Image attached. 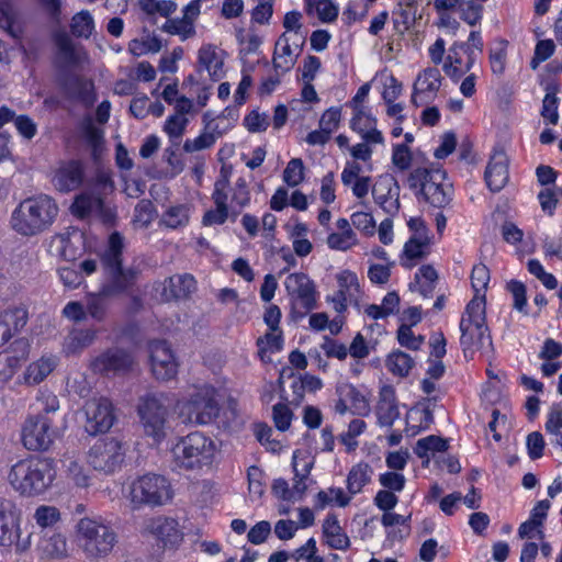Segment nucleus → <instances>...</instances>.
Instances as JSON below:
<instances>
[{"mask_svg": "<svg viewBox=\"0 0 562 562\" xmlns=\"http://www.w3.org/2000/svg\"><path fill=\"white\" fill-rule=\"evenodd\" d=\"M123 237L117 232L109 237L108 246L101 255V263L105 280L99 292L90 293L86 297L87 315L97 322L106 317L110 299L126 293L137 279V270L122 268Z\"/></svg>", "mask_w": 562, "mask_h": 562, "instance_id": "obj_1", "label": "nucleus"}, {"mask_svg": "<svg viewBox=\"0 0 562 562\" xmlns=\"http://www.w3.org/2000/svg\"><path fill=\"white\" fill-rule=\"evenodd\" d=\"M59 207L47 194H38L23 200L11 215V227L26 237L47 231L56 221Z\"/></svg>", "mask_w": 562, "mask_h": 562, "instance_id": "obj_2", "label": "nucleus"}, {"mask_svg": "<svg viewBox=\"0 0 562 562\" xmlns=\"http://www.w3.org/2000/svg\"><path fill=\"white\" fill-rule=\"evenodd\" d=\"M10 485L22 496L44 493L55 480V470L48 459L27 458L11 467L8 474Z\"/></svg>", "mask_w": 562, "mask_h": 562, "instance_id": "obj_3", "label": "nucleus"}, {"mask_svg": "<svg viewBox=\"0 0 562 562\" xmlns=\"http://www.w3.org/2000/svg\"><path fill=\"white\" fill-rule=\"evenodd\" d=\"M78 547L90 560H101L111 554L117 543L114 529L100 518L83 517L76 525Z\"/></svg>", "mask_w": 562, "mask_h": 562, "instance_id": "obj_4", "label": "nucleus"}, {"mask_svg": "<svg viewBox=\"0 0 562 562\" xmlns=\"http://www.w3.org/2000/svg\"><path fill=\"white\" fill-rule=\"evenodd\" d=\"M460 344L465 358L475 351L490 348L492 339L486 326L484 296L472 299L460 321Z\"/></svg>", "mask_w": 562, "mask_h": 562, "instance_id": "obj_5", "label": "nucleus"}, {"mask_svg": "<svg viewBox=\"0 0 562 562\" xmlns=\"http://www.w3.org/2000/svg\"><path fill=\"white\" fill-rule=\"evenodd\" d=\"M407 183L418 199L434 207H446L452 200V186L440 169L417 167L409 172Z\"/></svg>", "mask_w": 562, "mask_h": 562, "instance_id": "obj_6", "label": "nucleus"}, {"mask_svg": "<svg viewBox=\"0 0 562 562\" xmlns=\"http://www.w3.org/2000/svg\"><path fill=\"white\" fill-rule=\"evenodd\" d=\"M215 442L201 431H193L177 440L171 447L172 463L180 470H195L212 462Z\"/></svg>", "mask_w": 562, "mask_h": 562, "instance_id": "obj_7", "label": "nucleus"}, {"mask_svg": "<svg viewBox=\"0 0 562 562\" xmlns=\"http://www.w3.org/2000/svg\"><path fill=\"white\" fill-rule=\"evenodd\" d=\"M172 497V485L161 474L146 473L137 476L128 485L127 498L133 509L165 506Z\"/></svg>", "mask_w": 562, "mask_h": 562, "instance_id": "obj_8", "label": "nucleus"}, {"mask_svg": "<svg viewBox=\"0 0 562 562\" xmlns=\"http://www.w3.org/2000/svg\"><path fill=\"white\" fill-rule=\"evenodd\" d=\"M178 415L182 423L207 425L220 414V404L214 387L204 385L196 389L188 398L177 403Z\"/></svg>", "mask_w": 562, "mask_h": 562, "instance_id": "obj_9", "label": "nucleus"}, {"mask_svg": "<svg viewBox=\"0 0 562 562\" xmlns=\"http://www.w3.org/2000/svg\"><path fill=\"white\" fill-rule=\"evenodd\" d=\"M144 434L155 443H160L167 436L168 408L156 395L140 398L137 407Z\"/></svg>", "mask_w": 562, "mask_h": 562, "instance_id": "obj_10", "label": "nucleus"}, {"mask_svg": "<svg viewBox=\"0 0 562 562\" xmlns=\"http://www.w3.org/2000/svg\"><path fill=\"white\" fill-rule=\"evenodd\" d=\"M292 311L304 316L316 306V288L313 280L303 272H294L284 281Z\"/></svg>", "mask_w": 562, "mask_h": 562, "instance_id": "obj_11", "label": "nucleus"}, {"mask_svg": "<svg viewBox=\"0 0 562 562\" xmlns=\"http://www.w3.org/2000/svg\"><path fill=\"white\" fill-rule=\"evenodd\" d=\"M124 457L123 443L117 439L108 438L98 441L90 449L88 462L95 471L112 474L121 468Z\"/></svg>", "mask_w": 562, "mask_h": 562, "instance_id": "obj_12", "label": "nucleus"}, {"mask_svg": "<svg viewBox=\"0 0 562 562\" xmlns=\"http://www.w3.org/2000/svg\"><path fill=\"white\" fill-rule=\"evenodd\" d=\"M55 431L46 415L30 416L22 427V443L27 450H46L53 443Z\"/></svg>", "mask_w": 562, "mask_h": 562, "instance_id": "obj_13", "label": "nucleus"}, {"mask_svg": "<svg viewBox=\"0 0 562 562\" xmlns=\"http://www.w3.org/2000/svg\"><path fill=\"white\" fill-rule=\"evenodd\" d=\"M149 363L157 380L169 381L178 373V360L166 340H154L148 346Z\"/></svg>", "mask_w": 562, "mask_h": 562, "instance_id": "obj_14", "label": "nucleus"}, {"mask_svg": "<svg viewBox=\"0 0 562 562\" xmlns=\"http://www.w3.org/2000/svg\"><path fill=\"white\" fill-rule=\"evenodd\" d=\"M85 429L92 436L108 431L115 419L112 404L104 397L89 400L85 405Z\"/></svg>", "mask_w": 562, "mask_h": 562, "instance_id": "obj_15", "label": "nucleus"}, {"mask_svg": "<svg viewBox=\"0 0 562 562\" xmlns=\"http://www.w3.org/2000/svg\"><path fill=\"white\" fill-rule=\"evenodd\" d=\"M70 211L79 218L95 217L105 224L112 223L115 217L113 209L106 205L100 196L92 193L77 195Z\"/></svg>", "mask_w": 562, "mask_h": 562, "instance_id": "obj_16", "label": "nucleus"}, {"mask_svg": "<svg viewBox=\"0 0 562 562\" xmlns=\"http://www.w3.org/2000/svg\"><path fill=\"white\" fill-rule=\"evenodd\" d=\"M20 513L13 501L0 497V546L11 547L16 544L19 549H25V544H20Z\"/></svg>", "mask_w": 562, "mask_h": 562, "instance_id": "obj_17", "label": "nucleus"}, {"mask_svg": "<svg viewBox=\"0 0 562 562\" xmlns=\"http://www.w3.org/2000/svg\"><path fill=\"white\" fill-rule=\"evenodd\" d=\"M442 76L438 68H426L420 71L413 85L412 103L415 106L432 102L441 87Z\"/></svg>", "mask_w": 562, "mask_h": 562, "instance_id": "obj_18", "label": "nucleus"}, {"mask_svg": "<svg viewBox=\"0 0 562 562\" xmlns=\"http://www.w3.org/2000/svg\"><path fill=\"white\" fill-rule=\"evenodd\" d=\"M338 290L328 299L334 310L344 313L349 303L355 301L359 294L360 285L358 277L350 270H342L336 276Z\"/></svg>", "mask_w": 562, "mask_h": 562, "instance_id": "obj_19", "label": "nucleus"}, {"mask_svg": "<svg viewBox=\"0 0 562 562\" xmlns=\"http://www.w3.org/2000/svg\"><path fill=\"white\" fill-rule=\"evenodd\" d=\"M145 530L165 547H176L183 539L178 521L170 517L157 516L148 519L145 522Z\"/></svg>", "mask_w": 562, "mask_h": 562, "instance_id": "obj_20", "label": "nucleus"}, {"mask_svg": "<svg viewBox=\"0 0 562 562\" xmlns=\"http://www.w3.org/2000/svg\"><path fill=\"white\" fill-rule=\"evenodd\" d=\"M134 363L133 357L122 349H109L91 361L95 373L109 374L125 372Z\"/></svg>", "mask_w": 562, "mask_h": 562, "instance_id": "obj_21", "label": "nucleus"}, {"mask_svg": "<svg viewBox=\"0 0 562 562\" xmlns=\"http://www.w3.org/2000/svg\"><path fill=\"white\" fill-rule=\"evenodd\" d=\"M85 178V168L79 160H68L61 162L52 179L53 186L60 192H69L78 189Z\"/></svg>", "mask_w": 562, "mask_h": 562, "instance_id": "obj_22", "label": "nucleus"}, {"mask_svg": "<svg viewBox=\"0 0 562 562\" xmlns=\"http://www.w3.org/2000/svg\"><path fill=\"white\" fill-rule=\"evenodd\" d=\"M225 52L214 44H203L198 50V70H205L214 81L224 76Z\"/></svg>", "mask_w": 562, "mask_h": 562, "instance_id": "obj_23", "label": "nucleus"}, {"mask_svg": "<svg viewBox=\"0 0 562 562\" xmlns=\"http://www.w3.org/2000/svg\"><path fill=\"white\" fill-rule=\"evenodd\" d=\"M375 202L387 213L394 215L400 210V187L392 177H384L372 191Z\"/></svg>", "mask_w": 562, "mask_h": 562, "instance_id": "obj_24", "label": "nucleus"}, {"mask_svg": "<svg viewBox=\"0 0 562 562\" xmlns=\"http://www.w3.org/2000/svg\"><path fill=\"white\" fill-rule=\"evenodd\" d=\"M61 463L63 473L69 484L80 488H86L90 485L91 476L89 470L79 454L75 452L65 453Z\"/></svg>", "mask_w": 562, "mask_h": 562, "instance_id": "obj_25", "label": "nucleus"}, {"mask_svg": "<svg viewBox=\"0 0 562 562\" xmlns=\"http://www.w3.org/2000/svg\"><path fill=\"white\" fill-rule=\"evenodd\" d=\"M485 181L492 192L501 191L508 181V161L504 151H495L485 170Z\"/></svg>", "mask_w": 562, "mask_h": 562, "instance_id": "obj_26", "label": "nucleus"}, {"mask_svg": "<svg viewBox=\"0 0 562 562\" xmlns=\"http://www.w3.org/2000/svg\"><path fill=\"white\" fill-rule=\"evenodd\" d=\"M375 414L378 423L382 427H392L400 417L396 395L392 386H383L381 389Z\"/></svg>", "mask_w": 562, "mask_h": 562, "instance_id": "obj_27", "label": "nucleus"}, {"mask_svg": "<svg viewBox=\"0 0 562 562\" xmlns=\"http://www.w3.org/2000/svg\"><path fill=\"white\" fill-rule=\"evenodd\" d=\"M195 288V280L191 274H176L164 281L161 297L166 302L186 299Z\"/></svg>", "mask_w": 562, "mask_h": 562, "instance_id": "obj_28", "label": "nucleus"}, {"mask_svg": "<svg viewBox=\"0 0 562 562\" xmlns=\"http://www.w3.org/2000/svg\"><path fill=\"white\" fill-rule=\"evenodd\" d=\"M293 40L289 34L283 33L279 36L274 45L273 52V67L277 71L286 72L293 68L296 61L297 52L300 49L291 46Z\"/></svg>", "mask_w": 562, "mask_h": 562, "instance_id": "obj_29", "label": "nucleus"}, {"mask_svg": "<svg viewBox=\"0 0 562 562\" xmlns=\"http://www.w3.org/2000/svg\"><path fill=\"white\" fill-rule=\"evenodd\" d=\"M65 91L69 99L91 106L95 101L94 85L90 79L71 77L65 83Z\"/></svg>", "mask_w": 562, "mask_h": 562, "instance_id": "obj_30", "label": "nucleus"}, {"mask_svg": "<svg viewBox=\"0 0 562 562\" xmlns=\"http://www.w3.org/2000/svg\"><path fill=\"white\" fill-rule=\"evenodd\" d=\"M95 328H78L71 330L64 340V350L68 355H75L91 346L97 339Z\"/></svg>", "mask_w": 562, "mask_h": 562, "instance_id": "obj_31", "label": "nucleus"}, {"mask_svg": "<svg viewBox=\"0 0 562 562\" xmlns=\"http://www.w3.org/2000/svg\"><path fill=\"white\" fill-rule=\"evenodd\" d=\"M428 244V236L411 237L404 245L401 265L408 269L415 267L426 256Z\"/></svg>", "mask_w": 562, "mask_h": 562, "instance_id": "obj_32", "label": "nucleus"}, {"mask_svg": "<svg viewBox=\"0 0 562 562\" xmlns=\"http://www.w3.org/2000/svg\"><path fill=\"white\" fill-rule=\"evenodd\" d=\"M323 533L327 544L335 550H347L350 546V540L342 531L335 515H328L324 520Z\"/></svg>", "mask_w": 562, "mask_h": 562, "instance_id": "obj_33", "label": "nucleus"}, {"mask_svg": "<svg viewBox=\"0 0 562 562\" xmlns=\"http://www.w3.org/2000/svg\"><path fill=\"white\" fill-rule=\"evenodd\" d=\"M373 470L367 462L355 464L347 475V491L350 495H357L371 482Z\"/></svg>", "mask_w": 562, "mask_h": 562, "instance_id": "obj_34", "label": "nucleus"}, {"mask_svg": "<svg viewBox=\"0 0 562 562\" xmlns=\"http://www.w3.org/2000/svg\"><path fill=\"white\" fill-rule=\"evenodd\" d=\"M57 357L43 356L37 361L31 363L25 372V382L27 384H38L47 378L57 366Z\"/></svg>", "mask_w": 562, "mask_h": 562, "instance_id": "obj_35", "label": "nucleus"}, {"mask_svg": "<svg viewBox=\"0 0 562 562\" xmlns=\"http://www.w3.org/2000/svg\"><path fill=\"white\" fill-rule=\"evenodd\" d=\"M414 364V359L402 350L392 351L385 359L386 369L400 378L407 376Z\"/></svg>", "mask_w": 562, "mask_h": 562, "instance_id": "obj_36", "label": "nucleus"}, {"mask_svg": "<svg viewBox=\"0 0 562 562\" xmlns=\"http://www.w3.org/2000/svg\"><path fill=\"white\" fill-rule=\"evenodd\" d=\"M544 429L550 437V442L562 449V406L552 405L548 412Z\"/></svg>", "mask_w": 562, "mask_h": 562, "instance_id": "obj_37", "label": "nucleus"}, {"mask_svg": "<svg viewBox=\"0 0 562 562\" xmlns=\"http://www.w3.org/2000/svg\"><path fill=\"white\" fill-rule=\"evenodd\" d=\"M338 396H345L347 402L350 403L355 413L366 415L370 412V405L366 396L352 384H341L337 387Z\"/></svg>", "mask_w": 562, "mask_h": 562, "instance_id": "obj_38", "label": "nucleus"}, {"mask_svg": "<svg viewBox=\"0 0 562 562\" xmlns=\"http://www.w3.org/2000/svg\"><path fill=\"white\" fill-rule=\"evenodd\" d=\"M282 344L283 340L281 331L277 334L276 331L270 330L263 337H259L257 339V346L258 356L260 357L261 361L270 362L271 358L269 353L280 351L282 349Z\"/></svg>", "mask_w": 562, "mask_h": 562, "instance_id": "obj_39", "label": "nucleus"}, {"mask_svg": "<svg viewBox=\"0 0 562 562\" xmlns=\"http://www.w3.org/2000/svg\"><path fill=\"white\" fill-rule=\"evenodd\" d=\"M161 31L177 35L181 41H187L195 36V25L191 22H187L183 18L168 19L161 26Z\"/></svg>", "mask_w": 562, "mask_h": 562, "instance_id": "obj_40", "label": "nucleus"}, {"mask_svg": "<svg viewBox=\"0 0 562 562\" xmlns=\"http://www.w3.org/2000/svg\"><path fill=\"white\" fill-rule=\"evenodd\" d=\"M206 132L202 133L194 139H187L183 144V150L186 153H194L210 148L216 140L215 132L216 127L212 126V121L205 123Z\"/></svg>", "mask_w": 562, "mask_h": 562, "instance_id": "obj_41", "label": "nucleus"}, {"mask_svg": "<svg viewBox=\"0 0 562 562\" xmlns=\"http://www.w3.org/2000/svg\"><path fill=\"white\" fill-rule=\"evenodd\" d=\"M162 48L161 40L157 36H148L146 38H134L128 43V52L139 57L146 54H156Z\"/></svg>", "mask_w": 562, "mask_h": 562, "instance_id": "obj_42", "label": "nucleus"}, {"mask_svg": "<svg viewBox=\"0 0 562 562\" xmlns=\"http://www.w3.org/2000/svg\"><path fill=\"white\" fill-rule=\"evenodd\" d=\"M0 322L11 329L14 335L20 331L27 322V311L24 307L9 308L0 313Z\"/></svg>", "mask_w": 562, "mask_h": 562, "instance_id": "obj_43", "label": "nucleus"}, {"mask_svg": "<svg viewBox=\"0 0 562 562\" xmlns=\"http://www.w3.org/2000/svg\"><path fill=\"white\" fill-rule=\"evenodd\" d=\"M302 14L297 11H290L284 15L283 26L293 40V45L299 48L304 44L305 36L302 32Z\"/></svg>", "mask_w": 562, "mask_h": 562, "instance_id": "obj_44", "label": "nucleus"}, {"mask_svg": "<svg viewBox=\"0 0 562 562\" xmlns=\"http://www.w3.org/2000/svg\"><path fill=\"white\" fill-rule=\"evenodd\" d=\"M160 223L172 229L183 227L189 223V209L184 205L171 206L162 214Z\"/></svg>", "mask_w": 562, "mask_h": 562, "instance_id": "obj_45", "label": "nucleus"}, {"mask_svg": "<svg viewBox=\"0 0 562 562\" xmlns=\"http://www.w3.org/2000/svg\"><path fill=\"white\" fill-rule=\"evenodd\" d=\"M188 123L189 120L186 116H181L179 114H172L166 120L164 124V132L168 135L170 142L173 145L180 144Z\"/></svg>", "mask_w": 562, "mask_h": 562, "instance_id": "obj_46", "label": "nucleus"}, {"mask_svg": "<svg viewBox=\"0 0 562 562\" xmlns=\"http://www.w3.org/2000/svg\"><path fill=\"white\" fill-rule=\"evenodd\" d=\"M71 33L77 37L88 38L94 29L93 18L89 11H81L74 15L70 24Z\"/></svg>", "mask_w": 562, "mask_h": 562, "instance_id": "obj_47", "label": "nucleus"}, {"mask_svg": "<svg viewBox=\"0 0 562 562\" xmlns=\"http://www.w3.org/2000/svg\"><path fill=\"white\" fill-rule=\"evenodd\" d=\"M138 5L148 15L159 13L169 16L177 10L176 2L171 0H138Z\"/></svg>", "mask_w": 562, "mask_h": 562, "instance_id": "obj_48", "label": "nucleus"}, {"mask_svg": "<svg viewBox=\"0 0 562 562\" xmlns=\"http://www.w3.org/2000/svg\"><path fill=\"white\" fill-rule=\"evenodd\" d=\"M448 448V443L445 439L437 436H428L419 439L416 442L414 452L419 458H428V453L435 451H445Z\"/></svg>", "mask_w": 562, "mask_h": 562, "instance_id": "obj_49", "label": "nucleus"}, {"mask_svg": "<svg viewBox=\"0 0 562 562\" xmlns=\"http://www.w3.org/2000/svg\"><path fill=\"white\" fill-rule=\"evenodd\" d=\"M358 243L355 232H335L328 235L327 246L330 249L347 251Z\"/></svg>", "mask_w": 562, "mask_h": 562, "instance_id": "obj_50", "label": "nucleus"}, {"mask_svg": "<svg viewBox=\"0 0 562 562\" xmlns=\"http://www.w3.org/2000/svg\"><path fill=\"white\" fill-rule=\"evenodd\" d=\"M231 171L222 167L220 178L215 181L212 199L216 206H227Z\"/></svg>", "mask_w": 562, "mask_h": 562, "instance_id": "obj_51", "label": "nucleus"}, {"mask_svg": "<svg viewBox=\"0 0 562 562\" xmlns=\"http://www.w3.org/2000/svg\"><path fill=\"white\" fill-rule=\"evenodd\" d=\"M33 518L38 527L48 528L60 520V512L55 506L41 505L35 509Z\"/></svg>", "mask_w": 562, "mask_h": 562, "instance_id": "obj_52", "label": "nucleus"}, {"mask_svg": "<svg viewBox=\"0 0 562 562\" xmlns=\"http://www.w3.org/2000/svg\"><path fill=\"white\" fill-rule=\"evenodd\" d=\"M304 164L301 158H292L284 171H283V181L289 187H296L304 180Z\"/></svg>", "mask_w": 562, "mask_h": 562, "instance_id": "obj_53", "label": "nucleus"}, {"mask_svg": "<svg viewBox=\"0 0 562 562\" xmlns=\"http://www.w3.org/2000/svg\"><path fill=\"white\" fill-rule=\"evenodd\" d=\"M82 131L88 145L92 148L93 156H97L103 145V131L97 127L91 119L83 122Z\"/></svg>", "mask_w": 562, "mask_h": 562, "instance_id": "obj_54", "label": "nucleus"}, {"mask_svg": "<svg viewBox=\"0 0 562 562\" xmlns=\"http://www.w3.org/2000/svg\"><path fill=\"white\" fill-rule=\"evenodd\" d=\"M461 63L459 52H456V47H450L449 55L443 64V71L454 81L459 80L465 74V69L461 67Z\"/></svg>", "mask_w": 562, "mask_h": 562, "instance_id": "obj_55", "label": "nucleus"}, {"mask_svg": "<svg viewBox=\"0 0 562 562\" xmlns=\"http://www.w3.org/2000/svg\"><path fill=\"white\" fill-rule=\"evenodd\" d=\"M397 340L402 347L418 350L424 342V337L415 336L411 325L403 323L397 329Z\"/></svg>", "mask_w": 562, "mask_h": 562, "instance_id": "obj_56", "label": "nucleus"}, {"mask_svg": "<svg viewBox=\"0 0 562 562\" xmlns=\"http://www.w3.org/2000/svg\"><path fill=\"white\" fill-rule=\"evenodd\" d=\"M528 271L535 276L549 290H553L558 285V281L552 273L544 270L541 262L537 259H530L527 263Z\"/></svg>", "mask_w": 562, "mask_h": 562, "instance_id": "obj_57", "label": "nucleus"}, {"mask_svg": "<svg viewBox=\"0 0 562 562\" xmlns=\"http://www.w3.org/2000/svg\"><path fill=\"white\" fill-rule=\"evenodd\" d=\"M43 550L53 559L65 557L67 554L66 538L60 533L53 535L44 542Z\"/></svg>", "mask_w": 562, "mask_h": 562, "instance_id": "obj_58", "label": "nucleus"}, {"mask_svg": "<svg viewBox=\"0 0 562 562\" xmlns=\"http://www.w3.org/2000/svg\"><path fill=\"white\" fill-rule=\"evenodd\" d=\"M15 13L8 2H0V27L8 32L12 37L19 36V29L14 26Z\"/></svg>", "mask_w": 562, "mask_h": 562, "instance_id": "obj_59", "label": "nucleus"}, {"mask_svg": "<svg viewBox=\"0 0 562 562\" xmlns=\"http://www.w3.org/2000/svg\"><path fill=\"white\" fill-rule=\"evenodd\" d=\"M379 482L383 486V490L396 493L404 490L406 479L402 473L389 471L380 474Z\"/></svg>", "mask_w": 562, "mask_h": 562, "instance_id": "obj_60", "label": "nucleus"}, {"mask_svg": "<svg viewBox=\"0 0 562 562\" xmlns=\"http://www.w3.org/2000/svg\"><path fill=\"white\" fill-rule=\"evenodd\" d=\"M352 225L368 236H372L375 232V222L373 216L368 212H355L351 215Z\"/></svg>", "mask_w": 562, "mask_h": 562, "instance_id": "obj_61", "label": "nucleus"}, {"mask_svg": "<svg viewBox=\"0 0 562 562\" xmlns=\"http://www.w3.org/2000/svg\"><path fill=\"white\" fill-rule=\"evenodd\" d=\"M272 417L276 427L281 431H285L290 428L293 414L288 405L279 403L272 408Z\"/></svg>", "mask_w": 562, "mask_h": 562, "instance_id": "obj_62", "label": "nucleus"}, {"mask_svg": "<svg viewBox=\"0 0 562 562\" xmlns=\"http://www.w3.org/2000/svg\"><path fill=\"white\" fill-rule=\"evenodd\" d=\"M340 120L341 109L338 106L329 108L321 116L319 127L331 135L338 128Z\"/></svg>", "mask_w": 562, "mask_h": 562, "instance_id": "obj_63", "label": "nucleus"}, {"mask_svg": "<svg viewBox=\"0 0 562 562\" xmlns=\"http://www.w3.org/2000/svg\"><path fill=\"white\" fill-rule=\"evenodd\" d=\"M392 164L401 171L411 167L412 154L407 145L398 144L393 147Z\"/></svg>", "mask_w": 562, "mask_h": 562, "instance_id": "obj_64", "label": "nucleus"}]
</instances>
